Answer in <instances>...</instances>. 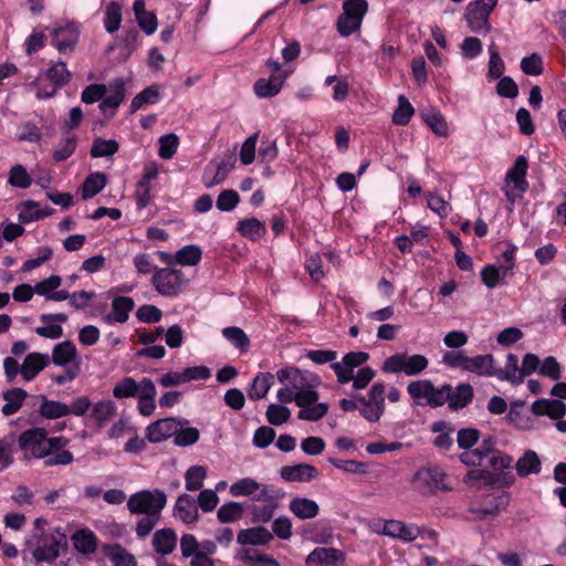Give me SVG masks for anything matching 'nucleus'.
Masks as SVG:
<instances>
[{
    "mask_svg": "<svg viewBox=\"0 0 566 566\" xmlns=\"http://www.w3.org/2000/svg\"><path fill=\"white\" fill-rule=\"evenodd\" d=\"M122 7L118 2H109L104 10V27L108 33H114L120 28Z\"/></svg>",
    "mask_w": 566,
    "mask_h": 566,
    "instance_id": "8fccbe9b",
    "label": "nucleus"
},
{
    "mask_svg": "<svg viewBox=\"0 0 566 566\" xmlns=\"http://www.w3.org/2000/svg\"><path fill=\"white\" fill-rule=\"evenodd\" d=\"M415 114V108L408 98L403 95L398 97V106L392 115V123L395 125L405 126L407 125Z\"/></svg>",
    "mask_w": 566,
    "mask_h": 566,
    "instance_id": "864d4df0",
    "label": "nucleus"
},
{
    "mask_svg": "<svg viewBox=\"0 0 566 566\" xmlns=\"http://www.w3.org/2000/svg\"><path fill=\"white\" fill-rule=\"evenodd\" d=\"M343 12L337 19V32L342 36H349L357 32L368 11L367 0H345L342 6Z\"/></svg>",
    "mask_w": 566,
    "mask_h": 566,
    "instance_id": "0eeeda50",
    "label": "nucleus"
},
{
    "mask_svg": "<svg viewBox=\"0 0 566 566\" xmlns=\"http://www.w3.org/2000/svg\"><path fill=\"white\" fill-rule=\"evenodd\" d=\"M369 359V354L365 352H349L342 361H336L331 365V368L337 377V382L340 385L348 384L354 378V370L363 366Z\"/></svg>",
    "mask_w": 566,
    "mask_h": 566,
    "instance_id": "2eb2a0df",
    "label": "nucleus"
},
{
    "mask_svg": "<svg viewBox=\"0 0 566 566\" xmlns=\"http://www.w3.org/2000/svg\"><path fill=\"white\" fill-rule=\"evenodd\" d=\"M286 75L271 74L269 78H260L254 84V93L259 97H272L280 93Z\"/></svg>",
    "mask_w": 566,
    "mask_h": 566,
    "instance_id": "72a5a7b5",
    "label": "nucleus"
},
{
    "mask_svg": "<svg viewBox=\"0 0 566 566\" xmlns=\"http://www.w3.org/2000/svg\"><path fill=\"white\" fill-rule=\"evenodd\" d=\"M422 118L430 129L439 137L449 136V125L441 113L437 111H430L423 113Z\"/></svg>",
    "mask_w": 566,
    "mask_h": 566,
    "instance_id": "3c124183",
    "label": "nucleus"
},
{
    "mask_svg": "<svg viewBox=\"0 0 566 566\" xmlns=\"http://www.w3.org/2000/svg\"><path fill=\"white\" fill-rule=\"evenodd\" d=\"M494 376L501 380H507L513 385H520L524 381L522 368L518 366V358L514 354H509L504 368L494 370Z\"/></svg>",
    "mask_w": 566,
    "mask_h": 566,
    "instance_id": "4c0bfd02",
    "label": "nucleus"
},
{
    "mask_svg": "<svg viewBox=\"0 0 566 566\" xmlns=\"http://www.w3.org/2000/svg\"><path fill=\"white\" fill-rule=\"evenodd\" d=\"M179 146V138L175 134H167L159 138L158 155L163 159H170L176 154Z\"/></svg>",
    "mask_w": 566,
    "mask_h": 566,
    "instance_id": "774afa93",
    "label": "nucleus"
},
{
    "mask_svg": "<svg viewBox=\"0 0 566 566\" xmlns=\"http://www.w3.org/2000/svg\"><path fill=\"white\" fill-rule=\"evenodd\" d=\"M50 212L41 209L40 205L35 201H25L18 207V219L22 223H30L49 216Z\"/></svg>",
    "mask_w": 566,
    "mask_h": 566,
    "instance_id": "49530a36",
    "label": "nucleus"
},
{
    "mask_svg": "<svg viewBox=\"0 0 566 566\" xmlns=\"http://www.w3.org/2000/svg\"><path fill=\"white\" fill-rule=\"evenodd\" d=\"M290 511L300 520H311L318 515L319 506L311 499L295 496L290 501Z\"/></svg>",
    "mask_w": 566,
    "mask_h": 566,
    "instance_id": "c756f323",
    "label": "nucleus"
},
{
    "mask_svg": "<svg viewBox=\"0 0 566 566\" xmlns=\"http://www.w3.org/2000/svg\"><path fill=\"white\" fill-rule=\"evenodd\" d=\"M135 306L134 300L128 296H116L112 301V312L103 317L107 324L111 323H125L129 318V313Z\"/></svg>",
    "mask_w": 566,
    "mask_h": 566,
    "instance_id": "b1692460",
    "label": "nucleus"
},
{
    "mask_svg": "<svg viewBox=\"0 0 566 566\" xmlns=\"http://www.w3.org/2000/svg\"><path fill=\"white\" fill-rule=\"evenodd\" d=\"M272 539L273 534L262 526L242 530L238 534V542L241 545H265Z\"/></svg>",
    "mask_w": 566,
    "mask_h": 566,
    "instance_id": "f704fd0d",
    "label": "nucleus"
},
{
    "mask_svg": "<svg viewBox=\"0 0 566 566\" xmlns=\"http://www.w3.org/2000/svg\"><path fill=\"white\" fill-rule=\"evenodd\" d=\"M386 385L382 381L373 384L366 396H355L359 403L360 416L369 422H377L385 413Z\"/></svg>",
    "mask_w": 566,
    "mask_h": 566,
    "instance_id": "6e6552de",
    "label": "nucleus"
},
{
    "mask_svg": "<svg viewBox=\"0 0 566 566\" xmlns=\"http://www.w3.org/2000/svg\"><path fill=\"white\" fill-rule=\"evenodd\" d=\"M409 396L421 406L432 408L444 405L448 400L449 389L444 386L436 388L428 379L415 380L407 386Z\"/></svg>",
    "mask_w": 566,
    "mask_h": 566,
    "instance_id": "1a4fd4ad",
    "label": "nucleus"
},
{
    "mask_svg": "<svg viewBox=\"0 0 566 566\" xmlns=\"http://www.w3.org/2000/svg\"><path fill=\"white\" fill-rule=\"evenodd\" d=\"M151 282L160 295L171 297L184 291L188 280L181 270L165 268L155 271Z\"/></svg>",
    "mask_w": 566,
    "mask_h": 566,
    "instance_id": "9d476101",
    "label": "nucleus"
},
{
    "mask_svg": "<svg viewBox=\"0 0 566 566\" xmlns=\"http://www.w3.org/2000/svg\"><path fill=\"white\" fill-rule=\"evenodd\" d=\"M237 231L251 241H259L265 235L266 227L262 221L252 217L238 221Z\"/></svg>",
    "mask_w": 566,
    "mask_h": 566,
    "instance_id": "e433bc0d",
    "label": "nucleus"
},
{
    "mask_svg": "<svg viewBox=\"0 0 566 566\" xmlns=\"http://www.w3.org/2000/svg\"><path fill=\"white\" fill-rule=\"evenodd\" d=\"M201 260V250L197 245H186L182 249L178 250L175 254L176 263L181 265H197Z\"/></svg>",
    "mask_w": 566,
    "mask_h": 566,
    "instance_id": "e2e57ef3",
    "label": "nucleus"
},
{
    "mask_svg": "<svg viewBox=\"0 0 566 566\" xmlns=\"http://www.w3.org/2000/svg\"><path fill=\"white\" fill-rule=\"evenodd\" d=\"M158 165L148 163L145 165L143 175L136 185V199L140 208H145L150 201V182L158 176Z\"/></svg>",
    "mask_w": 566,
    "mask_h": 566,
    "instance_id": "6ab92c4d",
    "label": "nucleus"
},
{
    "mask_svg": "<svg viewBox=\"0 0 566 566\" xmlns=\"http://www.w3.org/2000/svg\"><path fill=\"white\" fill-rule=\"evenodd\" d=\"M531 409L536 416H548L554 420L562 419L566 413V405L560 400L538 399Z\"/></svg>",
    "mask_w": 566,
    "mask_h": 566,
    "instance_id": "c85d7f7f",
    "label": "nucleus"
},
{
    "mask_svg": "<svg viewBox=\"0 0 566 566\" xmlns=\"http://www.w3.org/2000/svg\"><path fill=\"white\" fill-rule=\"evenodd\" d=\"M510 503L509 493H500L489 495L484 500V506L480 510H474V512L481 517L484 518L486 516H494L500 512L504 511Z\"/></svg>",
    "mask_w": 566,
    "mask_h": 566,
    "instance_id": "c9c22d12",
    "label": "nucleus"
},
{
    "mask_svg": "<svg viewBox=\"0 0 566 566\" xmlns=\"http://www.w3.org/2000/svg\"><path fill=\"white\" fill-rule=\"evenodd\" d=\"M52 44L59 50L60 53L73 51L78 40V31L74 24H65L53 29Z\"/></svg>",
    "mask_w": 566,
    "mask_h": 566,
    "instance_id": "aec40b11",
    "label": "nucleus"
},
{
    "mask_svg": "<svg viewBox=\"0 0 566 566\" xmlns=\"http://www.w3.org/2000/svg\"><path fill=\"white\" fill-rule=\"evenodd\" d=\"M143 387V379L136 381L133 377H125L113 388V396L116 399L137 398Z\"/></svg>",
    "mask_w": 566,
    "mask_h": 566,
    "instance_id": "c03bdc74",
    "label": "nucleus"
},
{
    "mask_svg": "<svg viewBox=\"0 0 566 566\" xmlns=\"http://www.w3.org/2000/svg\"><path fill=\"white\" fill-rule=\"evenodd\" d=\"M385 535L402 542H412L420 535V527L398 520H387Z\"/></svg>",
    "mask_w": 566,
    "mask_h": 566,
    "instance_id": "4be33fe9",
    "label": "nucleus"
},
{
    "mask_svg": "<svg viewBox=\"0 0 566 566\" xmlns=\"http://www.w3.org/2000/svg\"><path fill=\"white\" fill-rule=\"evenodd\" d=\"M261 489V484L251 478H244L234 482L230 486V493L233 496H249Z\"/></svg>",
    "mask_w": 566,
    "mask_h": 566,
    "instance_id": "338daca9",
    "label": "nucleus"
},
{
    "mask_svg": "<svg viewBox=\"0 0 566 566\" xmlns=\"http://www.w3.org/2000/svg\"><path fill=\"white\" fill-rule=\"evenodd\" d=\"M515 470L521 478H526L530 474H538L542 470V462L535 451L527 450L516 461Z\"/></svg>",
    "mask_w": 566,
    "mask_h": 566,
    "instance_id": "58836bf2",
    "label": "nucleus"
},
{
    "mask_svg": "<svg viewBox=\"0 0 566 566\" xmlns=\"http://www.w3.org/2000/svg\"><path fill=\"white\" fill-rule=\"evenodd\" d=\"M159 87L156 85L149 86L133 98L130 108L133 112H136L145 105L155 104L159 101Z\"/></svg>",
    "mask_w": 566,
    "mask_h": 566,
    "instance_id": "13d9d810",
    "label": "nucleus"
},
{
    "mask_svg": "<svg viewBox=\"0 0 566 566\" xmlns=\"http://www.w3.org/2000/svg\"><path fill=\"white\" fill-rule=\"evenodd\" d=\"M118 149L119 145L116 140L97 137L93 140L90 154L93 158L109 157L116 154Z\"/></svg>",
    "mask_w": 566,
    "mask_h": 566,
    "instance_id": "603ef678",
    "label": "nucleus"
},
{
    "mask_svg": "<svg viewBox=\"0 0 566 566\" xmlns=\"http://www.w3.org/2000/svg\"><path fill=\"white\" fill-rule=\"evenodd\" d=\"M136 21L139 28L147 34L155 33L158 27L157 17L154 12L146 10L144 0H136L133 4Z\"/></svg>",
    "mask_w": 566,
    "mask_h": 566,
    "instance_id": "473e14b6",
    "label": "nucleus"
},
{
    "mask_svg": "<svg viewBox=\"0 0 566 566\" xmlns=\"http://www.w3.org/2000/svg\"><path fill=\"white\" fill-rule=\"evenodd\" d=\"M489 465L496 472H505L504 470L511 469L513 458L500 450L494 449V441L491 439V452L486 458Z\"/></svg>",
    "mask_w": 566,
    "mask_h": 566,
    "instance_id": "052dcab7",
    "label": "nucleus"
},
{
    "mask_svg": "<svg viewBox=\"0 0 566 566\" xmlns=\"http://www.w3.org/2000/svg\"><path fill=\"white\" fill-rule=\"evenodd\" d=\"M52 361L56 366L75 365L76 361L81 363L76 346L71 340H65L56 344L52 350Z\"/></svg>",
    "mask_w": 566,
    "mask_h": 566,
    "instance_id": "cd10ccee",
    "label": "nucleus"
},
{
    "mask_svg": "<svg viewBox=\"0 0 566 566\" xmlns=\"http://www.w3.org/2000/svg\"><path fill=\"white\" fill-rule=\"evenodd\" d=\"M478 376H494V359L490 354L478 355L469 358L467 370Z\"/></svg>",
    "mask_w": 566,
    "mask_h": 566,
    "instance_id": "79ce46f5",
    "label": "nucleus"
},
{
    "mask_svg": "<svg viewBox=\"0 0 566 566\" xmlns=\"http://www.w3.org/2000/svg\"><path fill=\"white\" fill-rule=\"evenodd\" d=\"M65 545L62 537L44 536L33 549L32 555L36 562L52 563L60 555V548Z\"/></svg>",
    "mask_w": 566,
    "mask_h": 566,
    "instance_id": "a211bd4d",
    "label": "nucleus"
},
{
    "mask_svg": "<svg viewBox=\"0 0 566 566\" xmlns=\"http://www.w3.org/2000/svg\"><path fill=\"white\" fill-rule=\"evenodd\" d=\"M346 554L335 547H316L305 558L306 566H344Z\"/></svg>",
    "mask_w": 566,
    "mask_h": 566,
    "instance_id": "dca6fc26",
    "label": "nucleus"
},
{
    "mask_svg": "<svg viewBox=\"0 0 566 566\" xmlns=\"http://www.w3.org/2000/svg\"><path fill=\"white\" fill-rule=\"evenodd\" d=\"M282 388L277 391L281 403L295 402L301 410L297 418L306 421H318L326 416L329 406L318 402L319 395L315 390L318 377L307 375L295 367H285L276 373Z\"/></svg>",
    "mask_w": 566,
    "mask_h": 566,
    "instance_id": "f257e3e1",
    "label": "nucleus"
},
{
    "mask_svg": "<svg viewBox=\"0 0 566 566\" xmlns=\"http://www.w3.org/2000/svg\"><path fill=\"white\" fill-rule=\"evenodd\" d=\"M258 501H263L264 503L254 504L252 506L253 521L258 523L269 522L273 517L277 503L269 495L266 488L261 490V493L258 495Z\"/></svg>",
    "mask_w": 566,
    "mask_h": 566,
    "instance_id": "a878e982",
    "label": "nucleus"
},
{
    "mask_svg": "<svg viewBox=\"0 0 566 566\" xmlns=\"http://www.w3.org/2000/svg\"><path fill=\"white\" fill-rule=\"evenodd\" d=\"M107 556L114 566H137L135 556L118 544L108 548Z\"/></svg>",
    "mask_w": 566,
    "mask_h": 566,
    "instance_id": "4d7b16f0",
    "label": "nucleus"
},
{
    "mask_svg": "<svg viewBox=\"0 0 566 566\" xmlns=\"http://www.w3.org/2000/svg\"><path fill=\"white\" fill-rule=\"evenodd\" d=\"M40 400L39 412L46 419H57L69 416L67 405L56 400H50L45 396H38Z\"/></svg>",
    "mask_w": 566,
    "mask_h": 566,
    "instance_id": "a19ab883",
    "label": "nucleus"
},
{
    "mask_svg": "<svg viewBox=\"0 0 566 566\" xmlns=\"http://www.w3.org/2000/svg\"><path fill=\"white\" fill-rule=\"evenodd\" d=\"M45 78L50 82L48 86L42 87L39 80L32 84L36 87L35 95L39 99L54 96L60 87L71 81L72 74L64 62H56L46 70Z\"/></svg>",
    "mask_w": 566,
    "mask_h": 566,
    "instance_id": "9b49d317",
    "label": "nucleus"
},
{
    "mask_svg": "<svg viewBox=\"0 0 566 566\" xmlns=\"http://www.w3.org/2000/svg\"><path fill=\"white\" fill-rule=\"evenodd\" d=\"M476 481H482L491 488H510L515 483V476L512 472L495 473L484 469H472L463 478L468 485Z\"/></svg>",
    "mask_w": 566,
    "mask_h": 566,
    "instance_id": "4468645a",
    "label": "nucleus"
},
{
    "mask_svg": "<svg viewBox=\"0 0 566 566\" xmlns=\"http://www.w3.org/2000/svg\"><path fill=\"white\" fill-rule=\"evenodd\" d=\"M8 182L13 187L25 189L31 186L32 178L25 167L18 164L11 167L8 176Z\"/></svg>",
    "mask_w": 566,
    "mask_h": 566,
    "instance_id": "69168bd1",
    "label": "nucleus"
},
{
    "mask_svg": "<svg viewBox=\"0 0 566 566\" xmlns=\"http://www.w3.org/2000/svg\"><path fill=\"white\" fill-rule=\"evenodd\" d=\"M243 515V507L240 503L228 502L220 506L217 516L221 523H233L239 521Z\"/></svg>",
    "mask_w": 566,
    "mask_h": 566,
    "instance_id": "0e129e2a",
    "label": "nucleus"
},
{
    "mask_svg": "<svg viewBox=\"0 0 566 566\" xmlns=\"http://www.w3.org/2000/svg\"><path fill=\"white\" fill-rule=\"evenodd\" d=\"M27 396V391L18 387L4 391L2 397L6 403L2 406V413L11 416L18 412Z\"/></svg>",
    "mask_w": 566,
    "mask_h": 566,
    "instance_id": "a18cd8bd",
    "label": "nucleus"
},
{
    "mask_svg": "<svg viewBox=\"0 0 566 566\" xmlns=\"http://www.w3.org/2000/svg\"><path fill=\"white\" fill-rule=\"evenodd\" d=\"M174 511L175 515L186 524H193L199 520L197 503L189 494L178 496Z\"/></svg>",
    "mask_w": 566,
    "mask_h": 566,
    "instance_id": "393cba45",
    "label": "nucleus"
},
{
    "mask_svg": "<svg viewBox=\"0 0 566 566\" xmlns=\"http://www.w3.org/2000/svg\"><path fill=\"white\" fill-rule=\"evenodd\" d=\"M74 548L84 555L94 554L97 549L98 538L95 533L88 528H81L71 536Z\"/></svg>",
    "mask_w": 566,
    "mask_h": 566,
    "instance_id": "bb28decb",
    "label": "nucleus"
},
{
    "mask_svg": "<svg viewBox=\"0 0 566 566\" xmlns=\"http://www.w3.org/2000/svg\"><path fill=\"white\" fill-rule=\"evenodd\" d=\"M187 423V420H180V427L174 437V442L176 446L188 447L195 444L199 440V430L193 427L184 428V424Z\"/></svg>",
    "mask_w": 566,
    "mask_h": 566,
    "instance_id": "5fc2aeb1",
    "label": "nucleus"
},
{
    "mask_svg": "<svg viewBox=\"0 0 566 566\" xmlns=\"http://www.w3.org/2000/svg\"><path fill=\"white\" fill-rule=\"evenodd\" d=\"M206 478L207 469L205 467H190L185 473L186 489L191 492L200 490Z\"/></svg>",
    "mask_w": 566,
    "mask_h": 566,
    "instance_id": "6e6d98bb",
    "label": "nucleus"
},
{
    "mask_svg": "<svg viewBox=\"0 0 566 566\" xmlns=\"http://www.w3.org/2000/svg\"><path fill=\"white\" fill-rule=\"evenodd\" d=\"M528 169L527 159L518 156L512 168L509 169L505 177V196L512 203L515 201V191L523 193L528 189L526 174Z\"/></svg>",
    "mask_w": 566,
    "mask_h": 566,
    "instance_id": "f8f14e48",
    "label": "nucleus"
},
{
    "mask_svg": "<svg viewBox=\"0 0 566 566\" xmlns=\"http://www.w3.org/2000/svg\"><path fill=\"white\" fill-rule=\"evenodd\" d=\"M106 186V176L103 172L91 174L82 185V198L90 199L96 196Z\"/></svg>",
    "mask_w": 566,
    "mask_h": 566,
    "instance_id": "09e8293b",
    "label": "nucleus"
},
{
    "mask_svg": "<svg viewBox=\"0 0 566 566\" xmlns=\"http://www.w3.org/2000/svg\"><path fill=\"white\" fill-rule=\"evenodd\" d=\"M49 355L36 352L28 354L21 365L14 357H6L3 360L6 379L8 382H13L20 374L23 380L31 381L49 365Z\"/></svg>",
    "mask_w": 566,
    "mask_h": 566,
    "instance_id": "39448f33",
    "label": "nucleus"
},
{
    "mask_svg": "<svg viewBox=\"0 0 566 566\" xmlns=\"http://www.w3.org/2000/svg\"><path fill=\"white\" fill-rule=\"evenodd\" d=\"M499 0H474L467 7L465 19L473 32H489V17Z\"/></svg>",
    "mask_w": 566,
    "mask_h": 566,
    "instance_id": "ddd939ff",
    "label": "nucleus"
},
{
    "mask_svg": "<svg viewBox=\"0 0 566 566\" xmlns=\"http://www.w3.org/2000/svg\"><path fill=\"white\" fill-rule=\"evenodd\" d=\"M77 146V139L72 135H66L60 139L53 151L55 161H63L71 157Z\"/></svg>",
    "mask_w": 566,
    "mask_h": 566,
    "instance_id": "680f3d73",
    "label": "nucleus"
},
{
    "mask_svg": "<svg viewBox=\"0 0 566 566\" xmlns=\"http://www.w3.org/2000/svg\"><path fill=\"white\" fill-rule=\"evenodd\" d=\"M180 427V419L178 418H163L151 422L146 428V439L151 443L163 442L171 437Z\"/></svg>",
    "mask_w": 566,
    "mask_h": 566,
    "instance_id": "f3484780",
    "label": "nucleus"
},
{
    "mask_svg": "<svg viewBox=\"0 0 566 566\" xmlns=\"http://www.w3.org/2000/svg\"><path fill=\"white\" fill-rule=\"evenodd\" d=\"M111 88L113 90V92L107 96L103 97L99 104V108L104 113H106L108 109H116L124 98V87L120 81L111 84Z\"/></svg>",
    "mask_w": 566,
    "mask_h": 566,
    "instance_id": "bf43d9fd",
    "label": "nucleus"
},
{
    "mask_svg": "<svg viewBox=\"0 0 566 566\" xmlns=\"http://www.w3.org/2000/svg\"><path fill=\"white\" fill-rule=\"evenodd\" d=\"M281 478L287 482H310L318 476V470L311 464L300 463L281 469Z\"/></svg>",
    "mask_w": 566,
    "mask_h": 566,
    "instance_id": "412c9836",
    "label": "nucleus"
},
{
    "mask_svg": "<svg viewBox=\"0 0 566 566\" xmlns=\"http://www.w3.org/2000/svg\"><path fill=\"white\" fill-rule=\"evenodd\" d=\"M412 489L421 495L432 496L452 489L448 474L439 467H423L411 478Z\"/></svg>",
    "mask_w": 566,
    "mask_h": 566,
    "instance_id": "20e7f679",
    "label": "nucleus"
},
{
    "mask_svg": "<svg viewBox=\"0 0 566 566\" xmlns=\"http://www.w3.org/2000/svg\"><path fill=\"white\" fill-rule=\"evenodd\" d=\"M156 395L157 389L154 381L147 377L143 378V387L139 395L137 396V409L142 416L149 417L155 412Z\"/></svg>",
    "mask_w": 566,
    "mask_h": 566,
    "instance_id": "5701e85b",
    "label": "nucleus"
},
{
    "mask_svg": "<svg viewBox=\"0 0 566 566\" xmlns=\"http://www.w3.org/2000/svg\"><path fill=\"white\" fill-rule=\"evenodd\" d=\"M490 452H491V438L484 439L481 442V444L473 450L465 449V451L460 454V460L465 465L479 467L489 457Z\"/></svg>",
    "mask_w": 566,
    "mask_h": 566,
    "instance_id": "ea45409f",
    "label": "nucleus"
},
{
    "mask_svg": "<svg viewBox=\"0 0 566 566\" xmlns=\"http://www.w3.org/2000/svg\"><path fill=\"white\" fill-rule=\"evenodd\" d=\"M428 366V358L421 354L408 355L407 353H397L385 359L381 370L390 374L417 376L426 370Z\"/></svg>",
    "mask_w": 566,
    "mask_h": 566,
    "instance_id": "423d86ee",
    "label": "nucleus"
},
{
    "mask_svg": "<svg viewBox=\"0 0 566 566\" xmlns=\"http://www.w3.org/2000/svg\"><path fill=\"white\" fill-rule=\"evenodd\" d=\"M156 553L160 555L171 554L177 545V534L171 528H161L155 532L151 541Z\"/></svg>",
    "mask_w": 566,
    "mask_h": 566,
    "instance_id": "2f4dec72",
    "label": "nucleus"
},
{
    "mask_svg": "<svg viewBox=\"0 0 566 566\" xmlns=\"http://www.w3.org/2000/svg\"><path fill=\"white\" fill-rule=\"evenodd\" d=\"M449 389L448 402L449 408L453 410L467 407L473 398V388L469 384H460L455 388L444 385Z\"/></svg>",
    "mask_w": 566,
    "mask_h": 566,
    "instance_id": "7c9ffc66",
    "label": "nucleus"
},
{
    "mask_svg": "<svg viewBox=\"0 0 566 566\" xmlns=\"http://www.w3.org/2000/svg\"><path fill=\"white\" fill-rule=\"evenodd\" d=\"M167 504V495L159 489L136 492L127 500L130 514L144 515L135 527L138 538L147 537L161 518V512Z\"/></svg>",
    "mask_w": 566,
    "mask_h": 566,
    "instance_id": "7ed1b4c3",
    "label": "nucleus"
},
{
    "mask_svg": "<svg viewBox=\"0 0 566 566\" xmlns=\"http://www.w3.org/2000/svg\"><path fill=\"white\" fill-rule=\"evenodd\" d=\"M274 376L270 373H260L258 374L253 381L251 387L248 390V396L251 400H260L263 399L270 388L273 385Z\"/></svg>",
    "mask_w": 566,
    "mask_h": 566,
    "instance_id": "37998d69",
    "label": "nucleus"
},
{
    "mask_svg": "<svg viewBox=\"0 0 566 566\" xmlns=\"http://www.w3.org/2000/svg\"><path fill=\"white\" fill-rule=\"evenodd\" d=\"M115 416L116 406L112 400H101L92 406L91 417L98 426H104Z\"/></svg>",
    "mask_w": 566,
    "mask_h": 566,
    "instance_id": "de8ad7c7",
    "label": "nucleus"
},
{
    "mask_svg": "<svg viewBox=\"0 0 566 566\" xmlns=\"http://www.w3.org/2000/svg\"><path fill=\"white\" fill-rule=\"evenodd\" d=\"M69 440L64 437H48L43 428H31L18 437V447L24 460L43 459L44 467L67 465L74 461L73 453L64 450Z\"/></svg>",
    "mask_w": 566,
    "mask_h": 566,
    "instance_id": "f03ea898",
    "label": "nucleus"
}]
</instances>
